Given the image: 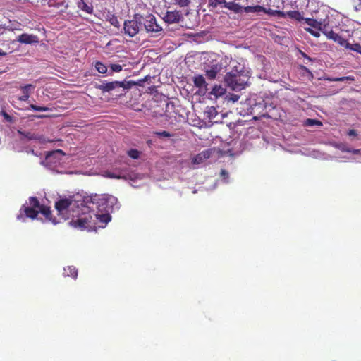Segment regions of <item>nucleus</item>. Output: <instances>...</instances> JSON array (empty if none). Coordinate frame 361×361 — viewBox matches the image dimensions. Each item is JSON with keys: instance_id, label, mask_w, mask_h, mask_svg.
<instances>
[{"instance_id": "nucleus-1", "label": "nucleus", "mask_w": 361, "mask_h": 361, "mask_svg": "<svg viewBox=\"0 0 361 361\" xmlns=\"http://www.w3.org/2000/svg\"><path fill=\"white\" fill-rule=\"evenodd\" d=\"M75 215H73L72 220L69 224L79 230L92 231L96 228L93 215H94V208L85 202V199L81 202L80 205H77V211L75 212Z\"/></svg>"}, {"instance_id": "nucleus-2", "label": "nucleus", "mask_w": 361, "mask_h": 361, "mask_svg": "<svg viewBox=\"0 0 361 361\" xmlns=\"http://www.w3.org/2000/svg\"><path fill=\"white\" fill-rule=\"evenodd\" d=\"M249 72L243 69L238 70L235 67L224 76V82L233 91H240L248 85Z\"/></svg>"}, {"instance_id": "nucleus-3", "label": "nucleus", "mask_w": 361, "mask_h": 361, "mask_svg": "<svg viewBox=\"0 0 361 361\" xmlns=\"http://www.w3.org/2000/svg\"><path fill=\"white\" fill-rule=\"evenodd\" d=\"M85 202L91 205V207L96 208L100 212H112L114 207L117 204V198L111 195L102 194L95 195L85 198Z\"/></svg>"}, {"instance_id": "nucleus-4", "label": "nucleus", "mask_w": 361, "mask_h": 361, "mask_svg": "<svg viewBox=\"0 0 361 361\" xmlns=\"http://www.w3.org/2000/svg\"><path fill=\"white\" fill-rule=\"evenodd\" d=\"M136 83L133 81H112L109 82L102 83L101 85H98L96 87L100 90L102 92H109L116 88H123V92L119 94V95H123L126 92V90L130 89L133 85Z\"/></svg>"}, {"instance_id": "nucleus-5", "label": "nucleus", "mask_w": 361, "mask_h": 361, "mask_svg": "<svg viewBox=\"0 0 361 361\" xmlns=\"http://www.w3.org/2000/svg\"><path fill=\"white\" fill-rule=\"evenodd\" d=\"M128 166L129 164L125 162L124 166L116 167L112 171H105L104 176L115 179H132L134 176V173Z\"/></svg>"}, {"instance_id": "nucleus-6", "label": "nucleus", "mask_w": 361, "mask_h": 361, "mask_svg": "<svg viewBox=\"0 0 361 361\" xmlns=\"http://www.w3.org/2000/svg\"><path fill=\"white\" fill-rule=\"evenodd\" d=\"M142 25V16L135 14L133 19L126 20L123 24V30L126 35L133 37L135 36Z\"/></svg>"}, {"instance_id": "nucleus-7", "label": "nucleus", "mask_w": 361, "mask_h": 361, "mask_svg": "<svg viewBox=\"0 0 361 361\" xmlns=\"http://www.w3.org/2000/svg\"><path fill=\"white\" fill-rule=\"evenodd\" d=\"M180 140L176 133H171L166 130L159 131V146L162 148L175 147Z\"/></svg>"}, {"instance_id": "nucleus-8", "label": "nucleus", "mask_w": 361, "mask_h": 361, "mask_svg": "<svg viewBox=\"0 0 361 361\" xmlns=\"http://www.w3.org/2000/svg\"><path fill=\"white\" fill-rule=\"evenodd\" d=\"M77 202L72 197L61 199L55 203V208L59 214H63V212L69 209H73L77 207Z\"/></svg>"}, {"instance_id": "nucleus-9", "label": "nucleus", "mask_w": 361, "mask_h": 361, "mask_svg": "<svg viewBox=\"0 0 361 361\" xmlns=\"http://www.w3.org/2000/svg\"><path fill=\"white\" fill-rule=\"evenodd\" d=\"M142 24L147 32L158 31L156 18L153 15H149L145 19L142 18Z\"/></svg>"}, {"instance_id": "nucleus-10", "label": "nucleus", "mask_w": 361, "mask_h": 361, "mask_svg": "<svg viewBox=\"0 0 361 361\" xmlns=\"http://www.w3.org/2000/svg\"><path fill=\"white\" fill-rule=\"evenodd\" d=\"M212 153V150L211 149L201 152L192 159V164H200L203 163L205 160L208 159L211 157Z\"/></svg>"}, {"instance_id": "nucleus-11", "label": "nucleus", "mask_w": 361, "mask_h": 361, "mask_svg": "<svg viewBox=\"0 0 361 361\" xmlns=\"http://www.w3.org/2000/svg\"><path fill=\"white\" fill-rule=\"evenodd\" d=\"M182 18V16L179 11H167L163 17V20L168 23H178Z\"/></svg>"}, {"instance_id": "nucleus-12", "label": "nucleus", "mask_w": 361, "mask_h": 361, "mask_svg": "<svg viewBox=\"0 0 361 361\" xmlns=\"http://www.w3.org/2000/svg\"><path fill=\"white\" fill-rule=\"evenodd\" d=\"M18 41L22 44H31L37 43L39 39L37 35L23 33L18 36Z\"/></svg>"}, {"instance_id": "nucleus-13", "label": "nucleus", "mask_w": 361, "mask_h": 361, "mask_svg": "<svg viewBox=\"0 0 361 361\" xmlns=\"http://www.w3.org/2000/svg\"><path fill=\"white\" fill-rule=\"evenodd\" d=\"M102 214H95L93 215V219L99 220L101 223L106 224L111 219L110 212H101Z\"/></svg>"}, {"instance_id": "nucleus-14", "label": "nucleus", "mask_w": 361, "mask_h": 361, "mask_svg": "<svg viewBox=\"0 0 361 361\" xmlns=\"http://www.w3.org/2000/svg\"><path fill=\"white\" fill-rule=\"evenodd\" d=\"M193 82L194 85L196 87H198L200 89L204 88L206 90H207V83L206 82V80L203 75H196L193 78Z\"/></svg>"}, {"instance_id": "nucleus-15", "label": "nucleus", "mask_w": 361, "mask_h": 361, "mask_svg": "<svg viewBox=\"0 0 361 361\" xmlns=\"http://www.w3.org/2000/svg\"><path fill=\"white\" fill-rule=\"evenodd\" d=\"M38 209L39 212H40V213L42 214L47 220L51 221L54 224H56L58 223L55 219H53L51 218V211L49 207L41 205Z\"/></svg>"}, {"instance_id": "nucleus-16", "label": "nucleus", "mask_w": 361, "mask_h": 361, "mask_svg": "<svg viewBox=\"0 0 361 361\" xmlns=\"http://www.w3.org/2000/svg\"><path fill=\"white\" fill-rule=\"evenodd\" d=\"M21 210L24 212L26 216L33 219L37 216V214L39 213V211L37 210L36 208L27 207L25 205H23L22 207Z\"/></svg>"}, {"instance_id": "nucleus-17", "label": "nucleus", "mask_w": 361, "mask_h": 361, "mask_svg": "<svg viewBox=\"0 0 361 361\" xmlns=\"http://www.w3.org/2000/svg\"><path fill=\"white\" fill-rule=\"evenodd\" d=\"M224 6L235 13H241L243 11L244 7L241 6L239 4H237L234 1H229L225 3Z\"/></svg>"}, {"instance_id": "nucleus-18", "label": "nucleus", "mask_w": 361, "mask_h": 361, "mask_svg": "<svg viewBox=\"0 0 361 361\" xmlns=\"http://www.w3.org/2000/svg\"><path fill=\"white\" fill-rule=\"evenodd\" d=\"M226 89L224 88L221 85H215L211 92H209V94L214 97L215 99L220 97L225 94Z\"/></svg>"}, {"instance_id": "nucleus-19", "label": "nucleus", "mask_w": 361, "mask_h": 361, "mask_svg": "<svg viewBox=\"0 0 361 361\" xmlns=\"http://www.w3.org/2000/svg\"><path fill=\"white\" fill-rule=\"evenodd\" d=\"M63 276L65 277L69 276L73 279H76L78 276V270L73 266H68L63 269Z\"/></svg>"}, {"instance_id": "nucleus-20", "label": "nucleus", "mask_w": 361, "mask_h": 361, "mask_svg": "<svg viewBox=\"0 0 361 361\" xmlns=\"http://www.w3.org/2000/svg\"><path fill=\"white\" fill-rule=\"evenodd\" d=\"M285 17H288L298 21H300L303 19L302 14L298 11H284V18Z\"/></svg>"}, {"instance_id": "nucleus-21", "label": "nucleus", "mask_w": 361, "mask_h": 361, "mask_svg": "<svg viewBox=\"0 0 361 361\" xmlns=\"http://www.w3.org/2000/svg\"><path fill=\"white\" fill-rule=\"evenodd\" d=\"M204 114L207 118L212 120L218 115V112L214 106H207L204 111Z\"/></svg>"}, {"instance_id": "nucleus-22", "label": "nucleus", "mask_w": 361, "mask_h": 361, "mask_svg": "<svg viewBox=\"0 0 361 361\" xmlns=\"http://www.w3.org/2000/svg\"><path fill=\"white\" fill-rule=\"evenodd\" d=\"M243 11L245 13H259L262 12V11H265V8L259 5H256L253 6H248L244 7Z\"/></svg>"}, {"instance_id": "nucleus-23", "label": "nucleus", "mask_w": 361, "mask_h": 361, "mask_svg": "<svg viewBox=\"0 0 361 361\" xmlns=\"http://www.w3.org/2000/svg\"><path fill=\"white\" fill-rule=\"evenodd\" d=\"M322 32L323 34L329 39L333 41L335 40L336 37L338 34L334 32L331 29L327 28L325 25L323 26V29H322Z\"/></svg>"}, {"instance_id": "nucleus-24", "label": "nucleus", "mask_w": 361, "mask_h": 361, "mask_svg": "<svg viewBox=\"0 0 361 361\" xmlns=\"http://www.w3.org/2000/svg\"><path fill=\"white\" fill-rule=\"evenodd\" d=\"M305 22L306 23L312 27L313 28H315V29H317L319 30H321L322 31V29H323V25L322 24L317 21V20L315 19H313V18H306L305 19Z\"/></svg>"}, {"instance_id": "nucleus-25", "label": "nucleus", "mask_w": 361, "mask_h": 361, "mask_svg": "<svg viewBox=\"0 0 361 361\" xmlns=\"http://www.w3.org/2000/svg\"><path fill=\"white\" fill-rule=\"evenodd\" d=\"M78 7L86 13L91 14L93 12L92 6L87 5L84 0H80L78 4Z\"/></svg>"}, {"instance_id": "nucleus-26", "label": "nucleus", "mask_w": 361, "mask_h": 361, "mask_svg": "<svg viewBox=\"0 0 361 361\" xmlns=\"http://www.w3.org/2000/svg\"><path fill=\"white\" fill-rule=\"evenodd\" d=\"M262 12L268 13L273 16H277L280 18H284V11L273 10L271 8L266 9Z\"/></svg>"}, {"instance_id": "nucleus-27", "label": "nucleus", "mask_w": 361, "mask_h": 361, "mask_svg": "<svg viewBox=\"0 0 361 361\" xmlns=\"http://www.w3.org/2000/svg\"><path fill=\"white\" fill-rule=\"evenodd\" d=\"M329 81H334V82H343V81H355V78L353 76L349 75V76H345V77H337L334 78H329Z\"/></svg>"}, {"instance_id": "nucleus-28", "label": "nucleus", "mask_w": 361, "mask_h": 361, "mask_svg": "<svg viewBox=\"0 0 361 361\" xmlns=\"http://www.w3.org/2000/svg\"><path fill=\"white\" fill-rule=\"evenodd\" d=\"M126 153L128 157H130V158H132L133 159H139L140 154H141V152L136 149H130L128 150Z\"/></svg>"}, {"instance_id": "nucleus-29", "label": "nucleus", "mask_w": 361, "mask_h": 361, "mask_svg": "<svg viewBox=\"0 0 361 361\" xmlns=\"http://www.w3.org/2000/svg\"><path fill=\"white\" fill-rule=\"evenodd\" d=\"M95 68L100 73L104 74L107 72V67L100 61H97L95 63Z\"/></svg>"}, {"instance_id": "nucleus-30", "label": "nucleus", "mask_w": 361, "mask_h": 361, "mask_svg": "<svg viewBox=\"0 0 361 361\" xmlns=\"http://www.w3.org/2000/svg\"><path fill=\"white\" fill-rule=\"evenodd\" d=\"M217 73H218V71H217L216 67L212 68L210 70H207L206 71V76L209 79L213 80V79H214L216 78V76L217 75Z\"/></svg>"}, {"instance_id": "nucleus-31", "label": "nucleus", "mask_w": 361, "mask_h": 361, "mask_svg": "<svg viewBox=\"0 0 361 361\" xmlns=\"http://www.w3.org/2000/svg\"><path fill=\"white\" fill-rule=\"evenodd\" d=\"M29 203L30 207H34L36 209H39L41 207V204L36 197H30L29 198Z\"/></svg>"}, {"instance_id": "nucleus-32", "label": "nucleus", "mask_w": 361, "mask_h": 361, "mask_svg": "<svg viewBox=\"0 0 361 361\" xmlns=\"http://www.w3.org/2000/svg\"><path fill=\"white\" fill-rule=\"evenodd\" d=\"M346 49H348L350 50H352V51H356L359 54H361V45L358 43H355V44H350L348 42V46H346L345 47Z\"/></svg>"}, {"instance_id": "nucleus-33", "label": "nucleus", "mask_w": 361, "mask_h": 361, "mask_svg": "<svg viewBox=\"0 0 361 361\" xmlns=\"http://www.w3.org/2000/svg\"><path fill=\"white\" fill-rule=\"evenodd\" d=\"M334 42L338 43L339 45L342 47H344L345 48L346 47V46H348V40L345 39L339 35H338V36L336 37Z\"/></svg>"}, {"instance_id": "nucleus-34", "label": "nucleus", "mask_w": 361, "mask_h": 361, "mask_svg": "<svg viewBox=\"0 0 361 361\" xmlns=\"http://www.w3.org/2000/svg\"><path fill=\"white\" fill-rule=\"evenodd\" d=\"M30 108L34 111H47L50 110L49 107L47 106H40L35 104H30Z\"/></svg>"}, {"instance_id": "nucleus-35", "label": "nucleus", "mask_w": 361, "mask_h": 361, "mask_svg": "<svg viewBox=\"0 0 361 361\" xmlns=\"http://www.w3.org/2000/svg\"><path fill=\"white\" fill-rule=\"evenodd\" d=\"M209 5L214 8L217 7L219 5L224 4L225 5L226 0H208Z\"/></svg>"}, {"instance_id": "nucleus-36", "label": "nucleus", "mask_w": 361, "mask_h": 361, "mask_svg": "<svg viewBox=\"0 0 361 361\" xmlns=\"http://www.w3.org/2000/svg\"><path fill=\"white\" fill-rule=\"evenodd\" d=\"M18 133L20 135H23V136H24V137H27L28 140H34V139H36V136H35L34 134H32V133H30V132H23V131H21V130H18Z\"/></svg>"}, {"instance_id": "nucleus-37", "label": "nucleus", "mask_w": 361, "mask_h": 361, "mask_svg": "<svg viewBox=\"0 0 361 361\" xmlns=\"http://www.w3.org/2000/svg\"><path fill=\"white\" fill-rule=\"evenodd\" d=\"M109 22L112 25H114L116 27H119V26H120L119 21H118L117 17H116L115 16H112L110 18Z\"/></svg>"}, {"instance_id": "nucleus-38", "label": "nucleus", "mask_w": 361, "mask_h": 361, "mask_svg": "<svg viewBox=\"0 0 361 361\" xmlns=\"http://www.w3.org/2000/svg\"><path fill=\"white\" fill-rule=\"evenodd\" d=\"M306 30H307V32H308L310 34H311L312 36H314L315 37H319L320 36V33H319L320 30H314L312 28H307Z\"/></svg>"}, {"instance_id": "nucleus-39", "label": "nucleus", "mask_w": 361, "mask_h": 361, "mask_svg": "<svg viewBox=\"0 0 361 361\" xmlns=\"http://www.w3.org/2000/svg\"><path fill=\"white\" fill-rule=\"evenodd\" d=\"M306 123L310 125V126H313V125H319V126H322V123L318 120H315V119H307Z\"/></svg>"}, {"instance_id": "nucleus-40", "label": "nucleus", "mask_w": 361, "mask_h": 361, "mask_svg": "<svg viewBox=\"0 0 361 361\" xmlns=\"http://www.w3.org/2000/svg\"><path fill=\"white\" fill-rule=\"evenodd\" d=\"M110 67L114 72L118 73L122 71V66L120 64H111Z\"/></svg>"}, {"instance_id": "nucleus-41", "label": "nucleus", "mask_w": 361, "mask_h": 361, "mask_svg": "<svg viewBox=\"0 0 361 361\" xmlns=\"http://www.w3.org/2000/svg\"><path fill=\"white\" fill-rule=\"evenodd\" d=\"M35 88V86L31 85V84H27L25 86H23L21 87V89L23 90V94H25V92H28L29 93V90L30 89H34Z\"/></svg>"}, {"instance_id": "nucleus-42", "label": "nucleus", "mask_w": 361, "mask_h": 361, "mask_svg": "<svg viewBox=\"0 0 361 361\" xmlns=\"http://www.w3.org/2000/svg\"><path fill=\"white\" fill-rule=\"evenodd\" d=\"M1 114H2V116H4V118H5L6 121H7L8 122H10V123L13 122L12 116H11L9 114H8L6 111H1Z\"/></svg>"}, {"instance_id": "nucleus-43", "label": "nucleus", "mask_w": 361, "mask_h": 361, "mask_svg": "<svg viewBox=\"0 0 361 361\" xmlns=\"http://www.w3.org/2000/svg\"><path fill=\"white\" fill-rule=\"evenodd\" d=\"M176 1L182 7L187 6L189 3L190 2V0H176Z\"/></svg>"}, {"instance_id": "nucleus-44", "label": "nucleus", "mask_w": 361, "mask_h": 361, "mask_svg": "<svg viewBox=\"0 0 361 361\" xmlns=\"http://www.w3.org/2000/svg\"><path fill=\"white\" fill-rule=\"evenodd\" d=\"M221 176L224 178V179H228L229 174L225 169H221Z\"/></svg>"}, {"instance_id": "nucleus-45", "label": "nucleus", "mask_w": 361, "mask_h": 361, "mask_svg": "<svg viewBox=\"0 0 361 361\" xmlns=\"http://www.w3.org/2000/svg\"><path fill=\"white\" fill-rule=\"evenodd\" d=\"M30 95L28 92H25V94H23V96L19 97V100L25 102L28 99Z\"/></svg>"}, {"instance_id": "nucleus-46", "label": "nucleus", "mask_w": 361, "mask_h": 361, "mask_svg": "<svg viewBox=\"0 0 361 361\" xmlns=\"http://www.w3.org/2000/svg\"><path fill=\"white\" fill-rule=\"evenodd\" d=\"M348 135L350 136H355V135H357L356 130H353V129L350 130L348 133Z\"/></svg>"}, {"instance_id": "nucleus-47", "label": "nucleus", "mask_w": 361, "mask_h": 361, "mask_svg": "<svg viewBox=\"0 0 361 361\" xmlns=\"http://www.w3.org/2000/svg\"><path fill=\"white\" fill-rule=\"evenodd\" d=\"M240 98V96L238 95H236V94H233L231 99L233 101V102H237L238 100V99Z\"/></svg>"}, {"instance_id": "nucleus-48", "label": "nucleus", "mask_w": 361, "mask_h": 361, "mask_svg": "<svg viewBox=\"0 0 361 361\" xmlns=\"http://www.w3.org/2000/svg\"><path fill=\"white\" fill-rule=\"evenodd\" d=\"M352 153L353 154H360L361 155V149H353Z\"/></svg>"}, {"instance_id": "nucleus-49", "label": "nucleus", "mask_w": 361, "mask_h": 361, "mask_svg": "<svg viewBox=\"0 0 361 361\" xmlns=\"http://www.w3.org/2000/svg\"><path fill=\"white\" fill-rule=\"evenodd\" d=\"M300 69H302V70H303V71H305L308 72V73L311 75V76L312 77V73H311V72L307 69V68H306L305 66H300Z\"/></svg>"}, {"instance_id": "nucleus-50", "label": "nucleus", "mask_w": 361, "mask_h": 361, "mask_svg": "<svg viewBox=\"0 0 361 361\" xmlns=\"http://www.w3.org/2000/svg\"><path fill=\"white\" fill-rule=\"evenodd\" d=\"M170 106L173 107V105L171 104H166V113H171V111H170Z\"/></svg>"}, {"instance_id": "nucleus-51", "label": "nucleus", "mask_w": 361, "mask_h": 361, "mask_svg": "<svg viewBox=\"0 0 361 361\" xmlns=\"http://www.w3.org/2000/svg\"><path fill=\"white\" fill-rule=\"evenodd\" d=\"M302 55L304 58L307 59L308 61H312V59L307 56L305 53L302 52Z\"/></svg>"}, {"instance_id": "nucleus-52", "label": "nucleus", "mask_w": 361, "mask_h": 361, "mask_svg": "<svg viewBox=\"0 0 361 361\" xmlns=\"http://www.w3.org/2000/svg\"><path fill=\"white\" fill-rule=\"evenodd\" d=\"M352 150H353V149L349 148V147H348V148H343V149H342V151H343V152H350V153H352Z\"/></svg>"}, {"instance_id": "nucleus-53", "label": "nucleus", "mask_w": 361, "mask_h": 361, "mask_svg": "<svg viewBox=\"0 0 361 361\" xmlns=\"http://www.w3.org/2000/svg\"><path fill=\"white\" fill-rule=\"evenodd\" d=\"M35 117H36L37 118H42L47 117V116H46V115H37V116H35Z\"/></svg>"}, {"instance_id": "nucleus-54", "label": "nucleus", "mask_w": 361, "mask_h": 361, "mask_svg": "<svg viewBox=\"0 0 361 361\" xmlns=\"http://www.w3.org/2000/svg\"><path fill=\"white\" fill-rule=\"evenodd\" d=\"M6 54H6V52L3 51L0 49V56H6Z\"/></svg>"}, {"instance_id": "nucleus-55", "label": "nucleus", "mask_w": 361, "mask_h": 361, "mask_svg": "<svg viewBox=\"0 0 361 361\" xmlns=\"http://www.w3.org/2000/svg\"><path fill=\"white\" fill-rule=\"evenodd\" d=\"M56 152H57V153L63 154V151H62V150H61V149H58V150H56Z\"/></svg>"}, {"instance_id": "nucleus-56", "label": "nucleus", "mask_w": 361, "mask_h": 361, "mask_svg": "<svg viewBox=\"0 0 361 361\" xmlns=\"http://www.w3.org/2000/svg\"><path fill=\"white\" fill-rule=\"evenodd\" d=\"M360 1H361V0H359Z\"/></svg>"}]
</instances>
